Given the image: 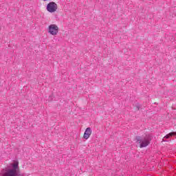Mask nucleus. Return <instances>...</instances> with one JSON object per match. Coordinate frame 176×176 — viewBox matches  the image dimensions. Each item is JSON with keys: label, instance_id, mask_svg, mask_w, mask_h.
<instances>
[{"label": "nucleus", "instance_id": "f257e3e1", "mask_svg": "<svg viewBox=\"0 0 176 176\" xmlns=\"http://www.w3.org/2000/svg\"><path fill=\"white\" fill-rule=\"evenodd\" d=\"M136 142H138L140 144V148H146L151 142L152 141V135H146L143 137L136 136L135 137Z\"/></svg>", "mask_w": 176, "mask_h": 176}, {"label": "nucleus", "instance_id": "f03ea898", "mask_svg": "<svg viewBox=\"0 0 176 176\" xmlns=\"http://www.w3.org/2000/svg\"><path fill=\"white\" fill-rule=\"evenodd\" d=\"M48 32L51 35H57V34H58V26L56 24L50 25L48 27Z\"/></svg>", "mask_w": 176, "mask_h": 176}, {"label": "nucleus", "instance_id": "7ed1b4c3", "mask_svg": "<svg viewBox=\"0 0 176 176\" xmlns=\"http://www.w3.org/2000/svg\"><path fill=\"white\" fill-rule=\"evenodd\" d=\"M57 3L55 2H50L47 6V10L50 12V13H54L57 10Z\"/></svg>", "mask_w": 176, "mask_h": 176}, {"label": "nucleus", "instance_id": "20e7f679", "mask_svg": "<svg viewBox=\"0 0 176 176\" xmlns=\"http://www.w3.org/2000/svg\"><path fill=\"white\" fill-rule=\"evenodd\" d=\"M91 135V128L88 127L86 129L85 132L83 135L85 140H88V138Z\"/></svg>", "mask_w": 176, "mask_h": 176}, {"label": "nucleus", "instance_id": "39448f33", "mask_svg": "<svg viewBox=\"0 0 176 176\" xmlns=\"http://www.w3.org/2000/svg\"><path fill=\"white\" fill-rule=\"evenodd\" d=\"M174 134L175 133L173 132H170L168 134H167L164 138L168 140L170 137H173V135H174Z\"/></svg>", "mask_w": 176, "mask_h": 176}, {"label": "nucleus", "instance_id": "423d86ee", "mask_svg": "<svg viewBox=\"0 0 176 176\" xmlns=\"http://www.w3.org/2000/svg\"><path fill=\"white\" fill-rule=\"evenodd\" d=\"M173 135H176V132H173Z\"/></svg>", "mask_w": 176, "mask_h": 176}, {"label": "nucleus", "instance_id": "0eeeda50", "mask_svg": "<svg viewBox=\"0 0 176 176\" xmlns=\"http://www.w3.org/2000/svg\"><path fill=\"white\" fill-rule=\"evenodd\" d=\"M163 141H166V140H164V139H163Z\"/></svg>", "mask_w": 176, "mask_h": 176}, {"label": "nucleus", "instance_id": "6e6552de", "mask_svg": "<svg viewBox=\"0 0 176 176\" xmlns=\"http://www.w3.org/2000/svg\"><path fill=\"white\" fill-rule=\"evenodd\" d=\"M44 1H47V0H44Z\"/></svg>", "mask_w": 176, "mask_h": 176}]
</instances>
